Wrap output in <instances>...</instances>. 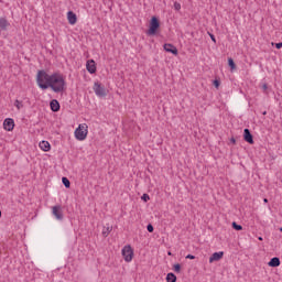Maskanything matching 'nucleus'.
<instances>
[{
    "label": "nucleus",
    "instance_id": "obj_17",
    "mask_svg": "<svg viewBox=\"0 0 282 282\" xmlns=\"http://www.w3.org/2000/svg\"><path fill=\"white\" fill-rule=\"evenodd\" d=\"M166 281L167 282H176L177 281V276H175L173 273H167Z\"/></svg>",
    "mask_w": 282,
    "mask_h": 282
},
{
    "label": "nucleus",
    "instance_id": "obj_19",
    "mask_svg": "<svg viewBox=\"0 0 282 282\" xmlns=\"http://www.w3.org/2000/svg\"><path fill=\"white\" fill-rule=\"evenodd\" d=\"M62 182H63V184H64L65 188H69L70 183H69V181H68V178H67V177H63V178H62Z\"/></svg>",
    "mask_w": 282,
    "mask_h": 282
},
{
    "label": "nucleus",
    "instance_id": "obj_2",
    "mask_svg": "<svg viewBox=\"0 0 282 282\" xmlns=\"http://www.w3.org/2000/svg\"><path fill=\"white\" fill-rule=\"evenodd\" d=\"M75 138L79 141L83 142V140H87V134L89 133V126L87 123H80L76 129H75Z\"/></svg>",
    "mask_w": 282,
    "mask_h": 282
},
{
    "label": "nucleus",
    "instance_id": "obj_11",
    "mask_svg": "<svg viewBox=\"0 0 282 282\" xmlns=\"http://www.w3.org/2000/svg\"><path fill=\"white\" fill-rule=\"evenodd\" d=\"M67 19L70 25H76V21H78V18H76V13H74L73 11L67 12Z\"/></svg>",
    "mask_w": 282,
    "mask_h": 282
},
{
    "label": "nucleus",
    "instance_id": "obj_14",
    "mask_svg": "<svg viewBox=\"0 0 282 282\" xmlns=\"http://www.w3.org/2000/svg\"><path fill=\"white\" fill-rule=\"evenodd\" d=\"M268 265H269L270 268H279V265H281V260H280L278 257L272 258V259L269 261Z\"/></svg>",
    "mask_w": 282,
    "mask_h": 282
},
{
    "label": "nucleus",
    "instance_id": "obj_7",
    "mask_svg": "<svg viewBox=\"0 0 282 282\" xmlns=\"http://www.w3.org/2000/svg\"><path fill=\"white\" fill-rule=\"evenodd\" d=\"M3 128H4L6 131H13V129H14V119H12V118L4 119Z\"/></svg>",
    "mask_w": 282,
    "mask_h": 282
},
{
    "label": "nucleus",
    "instance_id": "obj_5",
    "mask_svg": "<svg viewBox=\"0 0 282 282\" xmlns=\"http://www.w3.org/2000/svg\"><path fill=\"white\" fill-rule=\"evenodd\" d=\"M93 89L96 96H98L99 98H105V96H107V89H105V87H102L100 83H95Z\"/></svg>",
    "mask_w": 282,
    "mask_h": 282
},
{
    "label": "nucleus",
    "instance_id": "obj_18",
    "mask_svg": "<svg viewBox=\"0 0 282 282\" xmlns=\"http://www.w3.org/2000/svg\"><path fill=\"white\" fill-rule=\"evenodd\" d=\"M14 107H17L18 110L23 109V101L15 100L14 101Z\"/></svg>",
    "mask_w": 282,
    "mask_h": 282
},
{
    "label": "nucleus",
    "instance_id": "obj_15",
    "mask_svg": "<svg viewBox=\"0 0 282 282\" xmlns=\"http://www.w3.org/2000/svg\"><path fill=\"white\" fill-rule=\"evenodd\" d=\"M41 151L47 152L52 149V145L47 141H41L39 144Z\"/></svg>",
    "mask_w": 282,
    "mask_h": 282
},
{
    "label": "nucleus",
    "instance_id": "obj_8",
    "mask_svg": "<svg viewBox=\"0 0 282 282\" xmlns=\"http://www.w3.org/2000/svg\"><path fill=\"white\" fill-rule=\"evenodd\" d=\"M163 48L165 50V52H169L170 54L177 56V47H175V45L167 43L163 45Z\"/></svg>",
    "mask_w": 282,
    "mask_h": 282
},
{
    "label": "nucleus",
    "instance_id": "obj_16",
    "mask_svg": "<svg viewBox=\"0 0 282 282\" xmlns=\"http://www.w3.org/2000/svg\"><path fill=\"white\" fill-rule=\"evenodd\" d=\"M9 25H10V22H8L7 19L0 18V30L6 31L8 30Z\"/></svg>",
    "mask_w": 282,
    "mask_h": 282
},
{
    "label": "nucleus",
    "instance_id": "obj_6",
    "mask_svg": "<svg viewBox=\"0 0 282 282\" xmlns=\"http://www.w3.org/2000/svg\"><path fill=\"white\" fill-rule=\"evenodd\" d=\"M52 215L57 219V221H63V207L61 205L52 207Z\"/></svg>",
    "mask_w": 282,
    "mask_h": 282
},
{
    "label": "nucleus",
    "instance_id": "obj_20",
    "mask_svg": "<svg viewBox=\"0 0 282 282\" xmlns=\"http://www.w3.org/2000/svg\"><path fill=\"white\" fill-rule=\"evenodd\" d=\"M173 270H174V272L180 273L182 271V265L180 263L174 264Z\"/></svg>",
    "mask_w": 282,
    "mask_h": 282
},
{
    "label": "nucleus",
    "instance_id": "obj_28",
    "mask_svg": "<svg viewBox=\"0 0 282 282\" xmlns=\"http://www.w3.org/2000/svg\"><path fill=\"white\" fill-rule=\"evenodd\" d=\"M210 39H212V41H213L214 43L217 42V40L215 39V35L210 34Z\"/></svg>",
    "mask_w": 282,
    "mask_h": 282
},
{
    "label": "nucleus",
    "instance_id": "obj_3",
    "mask_svg": "<svg viewBox=\"0 0 282 282\" xmlns=\"http://www.w3.org/2000/svg\"><path fill=\"white\" fill-rule=\"evenodd\" d=\"M158 30H160V21L158 18L152 17L150 21V28L147 32L148 36H155V34H158Z\"/></svg>",
    "mask_w": 282,
    "mask_h": 282
},
{
    "label": "nucleus",
    "instance_id": "obj_10",
    "mask_svg": "<svg viewBox=\"0 0 282 282\" xmlns=\"http://www.w3.org/2000/svg\"><path fill=\"white\" fill-rule=\"evenodd\" d=\"M224 258V251L214 252L209 258V263H215V261H220Z\"/></svg>",
    "mask_w": 282,
    "mask_h": 282
},
{
    "label": "nucleus",
    "instance_id": "obj_31",
    "mask_svg": "<svg viewBox=\"0 0 282 282\" xmlns=\"http://www.w3.org/2000/svg\"><path fill=\"white\" fill-rule=\"evenodd\" d=\"M258 239H259V241H263V238H262V237H259Z\"/></svg>",
    "mask_w": 282,
    "mask_h": 282
},
{
    "label": "nucleus",
    "instance_id": "obj_9",
    "mask_svg": "<svg viewBox=\"0 0 282 282\" xmlns=\"http://www.w3.org/2000/svg\"><path fill=\"white\" fill-rule=\"evenodd\" d=\"M86 68L89 74H96V62L94 59H89L86 63Z\"/></svg>",
    "mask_w": 282,
    "mask_h": 282
},
{
    "label": "nucleus",
    "instance_id": "obj_21",
    "mask_svg": "<svg viewBox=\"0 0 282 282\" xmlns=\"http://www.w3.org/2000/svg\"><path fill=\"white\" fill-rule=\"evenodd\" d=\"M232 228H235V230H243V227L237 223H232Z\"/></svg>",
    "mask_w": 282,
    "mask_h": 282
},
{
    "label": "nucleus",
    "instance_id": "obj_32",
    "mask_svg": "<svg viewBox=\"0 0 282 282\" xmlns=\"http://www.w3.org/2000/svg\"><path fill=\"white\" fill-rule=\"evenodd\" d=\"M264 202L267 203V202H268V199H267V198H264Z\"/></svg>",
    "mask_w": 282,
    "mask_h": 282
},
{
    "label": "nucleus",
    "instance_id": "obj_4",
    "mask_svg": "<svg viewBox=\"0 0 282 282\" xmlns=\"http://www.w3.org/2000/svg\"><path fill=\"white\" fill-rule=\"evenodd\" d=\"M121 254L126 263H131L133 261V248H131V245L124 246L121 250Z\"/></svg>",
    "mask_w": 282,
    "mask_h": 282
},
{
    "label": "nucleus",
    "instance_id": "obj_27",
    "mask_svg": "<svg viewBox=\"0 0 282 282\" xmlns=\"http://www.w3.org/2000/svg\"><path fill=\"white\" fill-rule=\"evenodd\" d=\"M214 86H215L216 88H218V87H219V80L215 79V80H214Z\"/></svg>",
    "mask_w": 282,
    "mask_h": 282
},
{
    "label": "nucleus",
    "instance_id": "obj_29",
    "mask_svg": "<svg viewBox=\"0 0 282 282\" xmlns=\"http://www.w3.org/2000/svg\"><path fill=\"white\" fill-rule=\"evenodd\" d=\"M186 259H195V256H193V254H187V256H186Z\"/></svg>",
    "mask_w": 282,
    "mask_h": 282
},
{
    "label": "nucleus",
    "instance_id": "obj_26",
    "mask_svg": "<svg viewBox=\"0 0 282 282\" xmlns=\"http://www.w3.org/2000/svg\"><path fill=\"white\" fill-rule=\"evenodd\" d=\"M275 47H276V50H281V47H282V42L276 43V44H275Z\"/></svg>",
    "mask_w": 282,
    "mask_h": 282
},
{
    "label": "nucleus",
    "instance_id": "obj_22",
    "mask_svg": "<svg viewBox=\"0 0 282 282\" xmlns=\"http://www.w3.org/2000/svg\"><path fill=\"white\" fill-rule=\"evenodd\" d=\"M228 65L231 69H235L236 65H235V61H232V58L228 59Z\"/></svg>",
    "mask_w": 282,
    "mask_h": 282
},
{
    "label": "nucleus",
    "instance_id": "obj_24",
    "mask_svg": "<svg viewBox=\"0 0 282 282\" xmlns=\"http://www.w3.org/2000/svg\"><path fill=\"white\" fill-rule=\"evenodd\" d=\"M141 199H142L143 202H149V199H151V197L149 196V194H143L142 197H141Z\"/></svg>",
    "mask_w": 282,
    "mask_h": 282
},
{
    "label": "nucleus",
    "instance_id": "obj_13",
    "mask_svg": "<svg viewBox=\"0 0 282 282\" xmlns=\"http://www.w3.org/2000/svg\"><path fill=\"white\" fill-rule=\"evenodd\" d=\"M50 107H51V110H53L54 112L61 111V104L56 99L51 100Z\"/></svg>",
    "mask_w": 282,
    "mask_h": 282
},
{
    "label": "nucleus",
    "instance_id": "obj_12",
    "mask_svg": "<svg viewBox=\"0 0 282 282\" xmlns=\"http://www.w3.org/2000/svg\"><path fill=\"white\" fill-rule=\"evenodd\" d=\"M243 138L245 141L248 142L249 144H254V140L252 139V134L250 133L249 129H245Z\"/></svg>",
    "mask_w": 282,
    "mask_h": 282
},
{
    "label": "nucleus",
    "instance_id": "obj_25",
    "mask_svg": "<svg viewBox=\"0 0 282 282\" xmlns=\"http://www.w3.org/2000/svg\"><path fill=\"white\" fill-rule=\"evenodd\" d=\"M147 230H148V232H153V225L149 224L147 226Z\"/></svg>",
    "mask_w": 282,
    "mask_h": 282
},
{
    "label": "nucleus",
    "instance_id": "obj_23",
    "mask_svg": "<svg viewBox=\"0 0 282 282\" xmlns=\"http://www.w3.org/2000/svg\"><path fill=\"white\" fill-rule=\"evenodd\" d=\"M174 10L176 11L182 10V4H180V2H174Z\"/></svg>",
    "mask_w": 282,
    "mask_h": 282
},
{
    "label": "nucleus",
    "instance_id": "obj_1",
    "mask_svg": "<svg viewBox=\"0 0 282 282\" xmlns=\"http://www.w3.org/2000/svg\"><path fill=\"white\" fill-rule=\"evenodd\" d=\"M37 87L45 91V89H52L54 94H63L67 89V82L65 76L61 73L48 74L45 70H39L36 74Z\"/></svg>",
    "mask_w": 282,
    "mask_h": 282
},
{
    "label": "nucleus",
    "instance_id": "obj_30",
    "mask_svg": "<svg viewBox=\"0 0 282 282\" xmlns=\"http://www.w3.org/2000/svg\"><path fill=\"white\" fill-rule=\"evenodd\" d=\"M263 89H268V85H263Z\"/></svg>",
    "mask_w": 282,
    "mask_h": 282
}]
</instances>
